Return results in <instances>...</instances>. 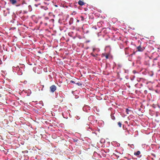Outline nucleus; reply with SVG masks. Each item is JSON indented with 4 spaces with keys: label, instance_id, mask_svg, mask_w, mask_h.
Returning <instances> with one entry per match:
<instances>
[{
    "label": "nucleus",
    "instance_id": "f257e3e1",
    "mask_svg": "<svg viewBox=\"0 0 160 160\" xmlns=\"http://www.w3.org/2000/svg\"><path fill=\"white\" fill-rule=\"evenodd\" d=\"M50 91L51 92L53 93L57 89L56 87L54 85H52L50 87Z\"/></svg>",
    "mask_w": 160,
    "mask_h": 160
},
{
    "label": "nucleus",
    "instance_id": "f03ea898",
    "mask_svg": "<svg viewBox=\"0 0 160 160\" xmlns=\"http://www.w3.org/2000/svg\"><path fill=\"white\" fill-rule=\"evenodd\" d=\"M137 48V51L139 52H142L144 49V48L143 47H141V45H139V46Z\"/></svg>",
    "mask_w": 160,
    "mask_h": 160
},
{
    "label": "nucleus",
    "instance_id": "7ed1b4c3",
    "mask_svg": "<svg viewBox=\"0 0 160 160\" xmlns=\"http://www.w3.org/2000/svg\"><path fill=\"white\" fill-rule=\"evenodd\" d=\"M78 4L80 6H82L84 5L85 3L83 2L82 1L79 0L78 2Z\"/></svg>",
    "mask_w": 160,
    "mask_h": 160
},
{
    "label": "nucleus",
    "instance_id": "20e7f679",
    "mask_svg": "<svg viewBox=\"0 0 160 160\" xmlns=\"http://www.w3.org/2000/svg\"><path fill=\"white\" fill-rule=\"evenodd\" d=\"M10 2L12 4H14L17 2L16 0H10Z\"/></svg>",
    "mask_w": 160,
    "mask_h": 160
},
{
    "label": "nucleus",
    "instance_id": "39448f33",
    "mask_svg": "<svg viewBox=\"0 0 160 160\" xmlns=\"http://www.w3.org/2000/svg\"><path fill=\"white\" fill-rule=\"evenodd\" d=\"M140 153V152L139 151H138L136 152H134V154L135 155H139Z\"/></svg>",
    "mask_w": 160,
    "mask_h": 160
},
{
    "label": "nucleus",
    "instance_id": "423d86ee",
    "mask_svg": "<svg viewBox=\"0 0 160 160\" xmlns=\"http://www.w3.org/2000/svg\"><path fill=\"white\" fill-rule=\"evenodd\" d=\"M75 84L78 86H82V84L79 82L76 83Z\"/></svg>",
    "mask_w": 160,
    "mask_h": 160
},
{
    "label": "nucleus",
    "instance_id": "0eeeda50",
    "mask_svg": "<svg viewBox=\"0 0 160 160\" xmlns=\"http://www.w3.org/2000/svg\"><path fill=\"white\" fill-rule=\"evenodd\" d=\"M118 125L120 127H121V126H122V123L121 122H118Z\"/></svg>",
    "mask_w": 160,
    "mask_h": 160
},
{
    "label": "nucleus",
    "instance_id": "6e6552de",
    "mask_svg": "<svg viewBox=\"0 0 160 160\" xmlns=\"http://www.w3.org/2000/svg\"><path fill=\"white\" fill-rule=\"evenodd\" d=\"M126 112H127V114H128L129 113L128 112L129 111H130V110H129L128 108H127L126 109Z\"/></svg>",
    "mask_w": 160,
    "mask_h": 160
},
{
    "label": "nucleus",
    "instance_id": "1a4fd4ad",
    "mask_svg": "<svg viewBox=\"0 0 160 160\" xmlns=\"http://www.w3.org/2000/svg\"><path fill=\"white\" fill-rule=\"evenodd\" d=\"M111 118H112V119L113 120H114L115 119V117H114V116H112V115H111Z\"/></svg>",
    "mask_w": 160,
    "mask_h": 160
},
{
    "label": "nucleus",
    "instance_id": "9d476101",
    "mask_svg": "<svg viewBox=\"0 0 160 160\" xmlns=\"http://www.w3.org/2000/svg\"><path fill=\"white\" fill-rule=\"evenodd\" d=\"M73 18H70V24H71L72 23V22H72V21H73Z\"/></svg>",
    "mask_w": 160,
    "mask_h": 160
},
{
    "label": "nucleus",
    "instance_id": "9b49d317",
    "mask_svg": "<svg viewBox=\"0 0 160 160\" xmlns=\"http://www.w3.org/2000/svg\"><path fill=\"white\" fill-rule=\"evenodd\" d=\"M70 83H76L74 81H72V80H71L70 81Z\"/></svg>",
    "mask_w": 160,
    "mask_h": 160
},
{
    "label": "nucleus",
    "instance_id": "f8f14e48",
    "mask_svg": "<svg viewBox=\"0 0 160 160\" xmlns=\"http://www.w3.org/2000/svg\"><path fill=\"white\" fill-rule=\"evenodd\" d=\"M91 55L94 57H96V55L92 53H91Z\"/></svg>",
    "mask_w": 160,
    "mask_h": 160
},
{
    "label": "nucleus",
    "instance_id": "ddd939ff",
    "mask_svg": "<svg viewBox=\"0 0 160 160\" xmlns=\"http://www.w3.org/2000/svg\"><path fill=\"white\" fill-rule=\"evenodd\" d=\"M49 19V18L48 17H45V18H44V19L45 20H48V19Z\"/></svg>",
    "mask_w": 160,
    "mask_h": 160
},
{
    "label": "nucleus",
    "instance_id": "4468645a",
    "mask_svg": "<svg viewBox=\"0 0 160 160\" xmlns=\"http://www.w3.org/2000/svg\"><path fill=\"white\" fill-rule=\"evenodd\" d=\"M105 57L106 59H108V55H106L105 56Z\"/></svg>",
    "mask_w": 160,
    "mask_h": 160
},
{
    "label": "nucleus",
    "instance_id": "2eb2a0df",
    "mask_svg": "<svg viewBox=\"0 0 160 160\" xmlns=\"http://www.w3.org/2000/svg\"><path fill=\"white\" fill-rule=\"evenodd\" d=\"M81 20L82 21H83L84 20V18L83 17H82V16H81Z\"/></svg>",
    "mask_w": 160,
    "mask_h": 160
},
{
    "label": "nucleus",
    "instance_id": "dca6fc26",
    "mask_svg": "<svg viewBox=\"0 0 160 160\" xmlns=\"http://www.w3.org/2000/svg\"><path fill=\"white\" fill-rule=\"evenodd\" d=\"M2 61L1 59L0 58V64H2Z\"/></svg>",
    "mask_w": 160,
    "mask_h": 160
},
{
    "label": "nucleus",
    "instance_id": "f3484780",
    "mask_svg": "<svg viewBox=\"0 0 160 160\" xmlns=\"http://www.w3.org/2000/svg\"><path fill=\"white\" fill-rule=\"evenodd\" d=\"M50 20L51 21H52V22H54V20L53 19H51Z\"/></svg>",
    "mask_w": 160,
    "mask_h": 160
},
{
    "label": "nucleus",
    "instance_id": "a211bd4d",
    "mask_svg": "<svg viewBox=\"0 0 160 160\" xmlns=\"http://www.w3.org/2000/svg\"><path fill=\"white\" fill-rule=\"evenodd\" d=\"M152 155H153L154 157H155V155L154 154H152Z\"/></svg>",
    "mask_w": 160,
    "mask_h": 160
},
{
    "label": "nucleus",
    "instance_id": "6ab92c4d",
    "mask_svg": "<svg viewBox=\"0 0 160 160\" xmlns=\"http://www.w3.org/2000/svg\"><path fill=\"white\" fill-rule=\"evenodd\" d=\"M44 24L45 25L47 26L48 24L47 23H45Z\"/></svg>",
    "mask_w": 160,
    "mask_h": 160
},
{
    "label": "nucleus",
    "instance_id": "aec40b11",
    "mask_svg": "<svg viewBox=\"0 0 160 160\" xmlns=\"http://www.w3.org/2000/svg\"><path fill=\"white\" fill-rule=\"evenodd\" d=\"M79 20H78V19L77 20V22H79Z\"/></svg>",
    "mask_w": 160,
    "mask_h": 160
},
{
    "label": "nucleus",
    "instance_id": "412c9836",
    "mask_svg": "<svg viewBox=\"0 0 160 160\" xmlns=\"http://www.w3.org/2000/svg\"><path fill=\"white\" fill-rule=\"evenodd\" d=\"M35 6L36 7H37L38 6V5H37V4H35Z\"/></svg>",
    "mask_w": 160,
    "mask_h": 160
},
{
    "label": "nucleus",
    "instance_id": "4be33fe9",
    "mask_svg": "<svg viewBox=\"0 0 160 160\" xmlns=\"http://www.w3.org/2000/svg\"><path fill=\"white\" fill-rule=\"evenodd\" d=\"M78 140V139H77L76 140H75V141L76 142V141H77Z\"/></svg>",
    "mask_w": 160,
    "mask_h": 160
},
{
    "label": "nucleus",
    "instance_id": "5701e85b",
    "mask_svg": "<svg viewBox=\"0 0 160 160\" xmlns=\"http://www.w3.org/2000/svg\"><path fill=\"white\" fill-rule=\"evenodd\" d=\"M154 60H156V58L154 59Z\"/></svg>",
    "mask_w": 160,
    "mask_h": 160
},
{
    "label": "nucleus",
    "instance_id": "b1692460",
    "mask_svg": "<svg viewBox=\"0 0 160 160\" xmlns=\"http://www.w3.org/2000/svg\"><path fill=\"white\" fill-rule=\"evenodd\" d=\"M159 159L160 160V158H159Z\"/></svg>",
    "mask_w": 160,
    "mask_h": 160
}]
</instances>
